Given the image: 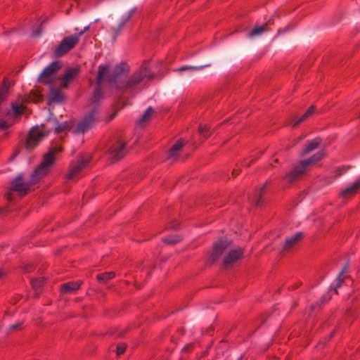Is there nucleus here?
Segmentation results:
<instances>
[{
	"mask_svg": "<svg viewBox=\"0 0 360 360\" xmlns=\"http://www.w3.org/2000/svg\"><path fill=\"white\" fill-rule=\"evenodd\" d=\"M359 191H360V180H356L352 185L342 190L340 195L342 198H347L355 195Z\"/></svg>",
	"mask_w": 360,
	"mask_h": 360,
	"instance_id": "obj_13",
	"label": "nucleus"
},
{
	"mask_svg": "<svg viewBox=\"0 0 360 360\" xmlns=\"http://www.w3.org/2000/svg\"><path fill=\"white\" fill-rule=\"evenodd\" d=\"M96 109L94 108L91 112L80 121L74 130L75 134H84L89 130L94 125L96 120Z\"/></svg>",
	"mask_w": 360,
	"mask_h": 360,
	"instance_id": "obj_8",
	"label": "nucleus"
},
{
	"mask_svg": "<svg viewBox=\"0 0 360 360\" xmlns=\"http://www.w3.org/2000/svg\"><path fill=\"white\" fill-rule=\"evenodd\" d=\"M328 300H330V297L328 295H324L322 297L321 301L323 302V300H325V302H327Z\"/></svg>",
	"mask_w": 360,
	"mask_h": 360,
	"instance_id": "obj_39",
	"label": "nucleus"
},
{
	"mask_svg": "<svg viewBox=\"0 0 360 360\" xmlns=\"http://www.w3.org/2000/svg\"><path fill=\"white\" fill-rule=\"evenodd\" d=\"M39 32H38V33H37L36 34H34L35 36L37 35H39Z\"/></svg>",
	"mask_w": 360,
	"mask_h": 360,
	"instance_id": "obj_45",
	"label": "nucleus"
},
{
	"mask_svg": "<svg viewBox=\"0 0 360 360\" xmlns=\"http://www.w3.org/2000/svg\"><path fill=\"white\" fill-rule=\"evenodd\" d=\"M50 101L53 103H60L64 101L65 95L60 89L53 86L50 88Z\"/></svg>",
	"mask_w": 360,
	"mask_h": 360,
	"instance_id": "obj_16",
	"label": "nucleus"
},
{
	"mask_svg": "<svg viewBox=\"0 0 360 360\" xmlns=\"http://www.w3.org/2000/svg\"><path fill=\"white\" fill-rule=\"evenodd\" d=\"M115 276V272L110 271V272H105L103 274H100L97 275V279L98 281L102 283H105L108 281L112 279Z\"/></svg>",
	"mask_w": 360,
	"mask_h": 360,
	"instance_id": "obj_21",
	"label": "nucleus"
},
{
	"mask_svg": "<svg viewBox=\"0 0 360 360\" xmlns=\"http://www.w3.org/2000/svg\"><path fill=\"white\" fill-rule=\"evenodd\" d=\"M126 347H127V346H126L125 343H123V342L119 343L117 346V355L122 354L124 352Z\"/></svg>",
	"mask_w": 360,
	"mask_h": 360,
	"instance_id": "obj_31",
	"label": "nucleus"
},
{
	"mask_svg": "<svg viewBox=\"0 0 360 360\" xmlns=\"http://www.w3.org/2000/svg\"><path fill=\"white\" fill-rule=\"evenodd\" d=\"M302 233L300 232L296 233L292 236L286 238L283 244V250H288L293 247L301 238Z\"/></svg>",
	"mask_w": 360,
	"mask_h": 360,
	"instance_id": "obj_17",
	"label": "nucleus"
},
{
	"mask_svg": "<svg viewBox=\"0 0 360 360\" xmlns=\"http://www.w3.org/2000/svg\"><path fill=\"white\" fill-rule=\"evenodd\" d=\"M344 272H345V269H343L340 273V274L338 275L336 281H337V284H336V286H335V290L336 292V293H338V291H337V288H340L341 286V283L343 281V274H344Z\"/></svg>",
	"mask_w": 360,
	"mask_h": 360,
	"instance_id": "obj_29",
	"label": "nucleus"
},
{
	"mask_svg": "<svg viewBox=\"0 0 360 360\" xmlns=\"http://www.w3.org/2000/svg\"><path fill=\"white\" fill-rule=\"evenodd\" d=\"M22 324V322H19V323L11 325L10 326V330L13 331V330H15L21 328Z\"/></svg>",
	"mask_w": 360,
	"mask_h": 360,
	"instance_id": "obj_34",
	"label": "nucleus"
},
{
	"mask_svg": "<svg viewBox=\"0 0 360 360\" xmlns=\"http://www.w3.org/2000/svg\"><path fill=\"white\" fill-rule=\"evenodd\" d=\"M44 283V278H34L31 280V285L34 288H39Z\"/></svg>",
	"mask_w": 360,
	"mask_h": 360,
	"instance_id": "obj_27",
	"label": "nucleus"
},
{
	"mask_svg": "<svg viewBox=\"0 0 360 360\" xmlns=\"http://www.w3.org/2000/svg\"><path fill=\"white\" fill-rule=\"evenodd\" d=\"M10 82L6 79H4L3 84L1 88H6V89H9Z\"/></svg>",
	"mask_w": 360,
	"mask_h": 360,
	"instance_id": "obj_36",
	"label": "nucleus"
},
{
	"mask_svg": "<svg viewBox=\"0 0 360 360\" xmlns=\"http://www.w3.org/2000/svg\"><path fill=\"white\" fill-rule=\"evenodd\" d=\"M136 8H131L129 12L124 14L120 21L117 27H112V31L113 32L114 37H116L117 35H119L122 30V28L124 27L126 23L129 20L131 17L134 15V13L136 11Z\"/></svg>",
	"mask_w": 360,
	"mask_h": 360,
	"instance_id": "obj_11",
	"label": "nucleus"
},
{
	"mask_svg": "<svg viewBox=\"0 0 360 360\" xmlns=\"http://www.w3.org/2000/svg\"><path fill=\"white\" fill-rule=\"evenodd\" d=\"M238 173H239V172H238V169H234V170L233 171V175L234 176H237V175L238 174Z\"/></svg>",
	"mask_w": 360,
	"mask_h": 360,
	"instance_id": "obj_40",
	"label": "nucleus"
},
{
	"mask_svg": "<svg viewBox=\"0 0 360 360\" xmlns=\"http://www.w3.org/2000/svg\"><path fill=\"white\" fill-rule=\"evenodd\" d=\"M153 112V109L151 107L148 108L147 110L143 114V115L139 120V123L140 124H143L144 122H147L151 117Z\"/></svg>",
	"mask_w": 360,
	"mask_h": 360,
	"instance_id": "obj_23",
	"label": "nucleus"
},
{
	"mask_svg": "<svg viewBox=\"0 0 360 360\" xmlns=\"http://www.w3.org/2000/svg\"><path fill=\"white\" fill-rule=\"evenodd\" d=\"M79 42L77 36L74 34L65 37L56 48L54 54L56 57L65 55Z\"/></svg>",
	"mask_w": 360,
	"mask_h": 360,
	"instance_id": "obj_6",
	"label": "nucleus"
},
{
	"mask_svg": "<svg viewBox=\"0 0 360 360\" xmlns=\"http://www.w3.org/2000/svg\"><path fill=\"white\" fill-rule=\"evenodd\" d=\"M264 188H265V185H264L262 188H260L259 191L257 193V198L256 202H255V205L257 206L259 205V204H260V198L262 197V192L264 190Z\"/></svg>",
	"mask_w": 360,
	"mask_h": 360,
	"instance_id": "obj_32",
	"label": "nucleus"
},
{
	"mask_svg": "<svg viewBox=\"0 0 360 360\" xmlns=\"http://www.w3.org/2000/svg\"><path fill=\"white\" fill-rule=\"evenodd\" d=\"M209 129L210 127L207 125L200 126L199 128V132L201 135L203 136L205 139H207L209 136V135L206 134V133L209 131Z\"/></svg>",
	"mask_w": 360,
	"mask_h": 360,
	"instance_id": "obj_30",
	"label": "nucleus"
},
{
	"mask_svg": "<svg viewBox=\"0 0 360 360\" xmlns=\"http://www.w3.org/2000/svg\"><path fill=\"white\" fill-rule=\"evenodd\" d=\"M266 25L255 27L248 34L249 37H254L262 34L266 30Z\"/></svg>",
	"mask_w": 360,
	"mask_h": 360,
	"instance_id": "obj_25",
	"label": "nucleus"
},
{
	"mask_svg": "<svg viewBox=\"0 0 360 360\" xmlns=\"http://www.w3.org/2000/svg\"><path fill=\"white\" fill-rule=\"evenodd\" d=\"M255 161V158H251V160L249 161L245 160L243 163V166L244 167H250L252 163H253Z\"/></svg>",
	"mask_w": 360,
	"mask_h": 360,
	"instance_id": "obj_35",
	"label": "nucleus"
},
{
	"mask_svg": "<svg viewBox=\"0 0 360 360\" xmlns=\"http://www.w3.org/2000/svg\"><path fill=\"white\" fill-rule=\"evenodd\" d=\"M62 151L61 146H55L44 154L41 163L36 168L30 176L29 182L22 180V176L18 175L12 182L11 188L4 194V197L8 201H13V192H17L20 195L22 196L27 193L30 186L38 182L41 178L47 174L53 164L55 157L54 155Z\"/></svg>",
	"mask_w": 360,
	"mask_h": 360,
	"instance_id": "obj_2",
	"label": "nucleus"
},
{
	"mask_svg": "<svg viewBox=\"0 0 360 360\" xmlns=\"http://www.w3.org/2000/svg\"><path fill=\"white\" fill-rule=\"evenodd\" d=\"M3 273L2 271L0 270V277L2 276Z\"/></svg>",
	"mask_w": 360,
	"mask_h": 360,
	"instance_id": "obj_44",
	"label": "nucleus"
},
{
	"mask_svg": "<svg viewBox=\"0 0 360 360\" xmlns=\"http://www.w3.org/2000/svg\"><path fill=\"white\" fill-rule=\"evenodd\" d=\"M91 156L85 154L80 156L77 161H72L70 165V171L67 175L69 181H77L82 176V172L89 165Z\"/></svg>",
	"mask_w": 360,
	"mask_h": 360,
	"instance_id": "obj_4",
	"label": "nucleus"
},
{
	"mask_svg": "<svg viewBox=\"0 0 360 360\" xmlns=\"http://www.w3.org/2000/svg\"><path fill=\"white\" fill-rule=\"evenodd\" d=\"M350 167L349 166H343L340 168H339V170L342 172H345L348 169H349Z\"/></svg>",
	"mask_w": 360,
	"mask_h": 360,
	"instance_id": "obj_38",
	"label": "nucleus"
},
{
	"mask_svg": "<svg viewBox=\"0 0 360 360\" xmlns=\"http://www.w3.org/2000/svg\"><path fill=\"white\" fill-rule=\"evenodd\" d=\"M129 70V66L124 62L117 64L111 72L109 65H99L97 75L98 86L90 99L91 105L96 106L102 100L103 94L100 86L103 82H107L111 88L118 93L129 94L134 96L147 88L150 82L155 77L147 63L128 75Z\"/></svg>",
	"mask_w": 360,
	"mask_h": 360,
	"instance_id": "obj_1",
	"label": "nucleus"
},
{
	"mask_svg": "<svg viewBox=\"0 0 360 360\" xmlns=\"http://www.w3.org/2000/svg\"><path fill=\"white\" fill-rule=\"evenodd\" d=\"M125 153V143L119 140L112 143L108 150V154L112 161L119 160Z\"/></svg>",
	"mask_w": 360,
	"mask_h": 360,
	"instance_id": "obj_9",
	"label": "nucleus"
},
{
	"mask_svg": "<svg viewBox=\"0 0 360 360\" xmlns=\"http://www.w3.org/2000/svg\"><path fill=\"white\" fill-rule=\"evenodd\" d=\"M25 107L23 103H13L12 110L15 115H18L25 112Z\"/></svg>",
	"mask_w": 360,
	"mask_h": 360,
	"instance_id": "obj_24",
	"label": "nucleus"
},
{
	"mask_svg": "<svg viewBox=\"0 0 360 360\" xmlns=\"http://www.w3.org/2000/svg\"><path fill=\"white\" fill-rule=\"evenodd\" d=\"M184 146V142L183 141H178L175 144L172 146V147L169 150L168 157L169 158H174Z\"/></svg>",
	"mask_w": 360,
	"mask_h": 360,
	"instance_id": "obj_19",
	"label": "nucleus"
},
{
	"mask_svg": "<svg viewBox=\"0 0 360 360\" xmlns=\"http://www.w3.org/2000/svg\"><path fill=\"white\" fill-rule=\"evenodd\" d=\"M316 305H315V304H312V305H311V309H312L313 310H314V309H316Z\"/></svg>",
	"mask_w": 360,
	"mask_h": 360,
	"instance_id": "obj_42",
	"label": "nucleus"
},
{
	"mask_svg": "<svg viewBox=\"0 0 360 360\" xmlns=\"http://www.w3.org/2000/svg\"><path fill=\"white\" fill-rule=\"evenodd\" d=\"M80 281H72L64 283L61 285L60 290L63 293L70 294L77 290L81 286Z\"/></svg>",
	"mask_w": 360,
	"mask_h": 360,
	"instance_id": "obj_15",
	"label": "nucleus"
},
{
	"mask_svg": "<svg viewBox=\"0 0 360 360\" xmlns=\"http://www.w3.org/2000/svg\"><path fill=\"white\" fill-rule=\"evenodd\" d=\"M314 112H315V106L311 105L307 110V112L294 123L293 127H295V126L298 125L299 124H300L302 122H303L307 118H308L311 115H313L314 113Z\"/></svg>",
	"mask_w": 360,
	"mask_h": 360,
	"instance_id": "obj_20",
	"label": "nucleus"
},
{
	"mask_svg": "<svg viewBox=\"0 0 360 360\" xmlns=\"http://www.w3.org/2000/svg\"><path fill=\"white\" fill-rule=\"evenodd\" d=\"M208 66H210V65H202V66H191V67L184 66V67H181V68H179V70L184 71V70H188V69L194 70H202V68H204L205 67H208Z\"/></svg>",
	"mask_w": 360,
	"mask_h": 360,
	"instance_id": "obj_28",
	"label": "nucleus"
},
{
	"mask_svg": "<svg viewBox=\"0 0 360 360\" xmlns=\"http://www.w3.org/2000/svg\"><path fill=\"white\" fill-rule=\"evenodd\" d=\"M325 156L323 150L317 152L307 160H302L287 174L283 180L288 183H293L304 176L310 169V167L321 160Z\"/></svg>",
	"mask_w": 360,
	"mask_h": 360,
	"instance_id": "obj_3",
	"label": "nucleus"
},
{
	"mask_svg": "<svg viewBox=\"0 0 360 360\" xmlns=\"http://www.w3.org/2000/svg\"><path fill=\"white\" fill-rule=\"evenodd\" d=\"M181 240L180 236H169L163 238V241L167 244H175Z\"/></svg>",
	"mask_w": 360,
	"mask_h": 360,
	"instance_id": "obj_26",
	"label": "nucleus"
},
{
	"mask_svg": "<svg viewBox=\"0 0 360 360\" xmlns=\"http://www.w3.org/2000/svg\"><path fill=\"white\" fill-rule=\"evenodd\" d=\"M321 141V139L319 138L314 139L313 140H311L308 141L306 146L303 148V150L301 152L302 155H305L308 154L309 153L313 151L316 148H318V146L320 145Z\"/></svg>",
	"mask_w": 360,
	"mask_h": 360,
	"instance_id": "obj_18",
	"label": "nucleus"
},
{
	"mask_svg": "<svg viewBox=\"0 0 360 360\" xmlns=\"http://www.w3.org/2000/svg\"><path fill=\"white\" fill-rule=\"evenodd\" d=\"M191 345H189V346H188V347H191ZM187 349H188V347H185L183 349V350H186Z\"/></svg>",
	"mask_w": 360,
	"mask_h": 360,
	"instance_id": "obj_43",
	"label": "nucleus"
},
{
	"mask_svg": "<svg viewBox=\"0 0 360 360\" xmlns=\"http://www.w3.org/2000/svg\"><path fill=\"white\" fill-rule=\"evenodd\" d=\"M243 255V250L240 248L230 250L224 259V265L228 266L233 264L240 259Z\"/></svg>",
	"mask_w": 360,
	"mask_h": 360,
	"instance_id": "obj_12",
	"label": "nucleus"
},
{
	"mask_svg": "<svg viewBox=\"0 0 360 360\" xmlns=\"http://www.w3.org/2000/svg\"><path fill=\"white\" fill-rule=\"evenodd\" d=\"M48 131H45L44 127H33L29 132L26 141V148L32 150L47 134Z\"/></svg>",
	"mask_w": 360,
	"mask_h": 360,
	"instance_id": "obj_5",
	"label": "nucleus"
},
{
	"mask_svg": "<svg viewBox=\"0 0 360 360\" xmlns=\"http://www.w3.org/2000/svg\"><path fill=\"white\" fill-rule=\"evenodd\" d=\"M90 25H86L84 27L83 30L79 31L78 33L74 34L75 36H77L78 39L79 40L82 35H83L86 32H87L89 30Z\"/></svg>",
	"mask_w": 360,
	"mask_h": 360,
	"instance_id": "obj_33",
	"label": "nucleus"
},
{
	"mask_svg": "<svg viewBox=\"0 0 360 360\" xmlns=\"http://www.w3.org/2000/svg\"><path fill=\"white\" fill-rule=\"evenodd\" d=\"M77 68H70L65 72L60 83L61 88H66L68 84L78 75Z\"/></svg>",
	"mask_w": 360,
	"mask_h": 360,
	"instance_id": "obj_14",
	"label": "nucleus"
},
{
	"mask_svg": "<svg viewBox=\"0 0 360 360\" xmlns=\"http://www.w3.org/2000/svg\"><path fill=\"white\" fill-rule=\"evenodd\" d=\"M229 243L226 240H220L213 245V249L210 256V259L212 262L217 260L222 253L227 249Z\"/></svg>",
	"mask_w": 360,
	"mask_h": 360,
	"instance_id": "obj_10",
	"label": "nucleus"
},
{
	"mask_svg": "<svg viewBox=\"0 0 360 360\" xmlns=\"http://www.w3.org/2000/svg\"><path fill=\"white\" fill-rule=\"evenodd\" d=\"M71 128V125L70 123L65 122L63 123H59L57 124L55 131L56 134H60L62 132H65L67 131H69Z\"/></svg>",
	"mask_w": 360,
	"mask_h": 360,
	"instance_id": "obj_22",
	"label": "nucleus"
},
{
	"mask_svg": "<svg viewBox=\"0 0 360 360\" xmlns=\"http://www.w3.org/2000/svg\"><path fill=\"white\" fill-rule=\"evenodd\" d=\"M323 304V302H322V301H320V303H319H319H315V305H316H316H321V304Z\"/></svg>",
	"mask_w": 360,
	"mask_h": 360,
	"instance_id": "obj_41",
	"label": "nucleus"
},
{
	"mask_svg": "<svg viewBox=\"0 0 360 360\" xmlns=\"http://www.w3.org/2000/svg\"><path fill=\"white\" fill-rule=\"evenodd\" d=\"M61 65L58 61H54L50 63L44 68L40 74L39 79L44 84H51L54 77V74L60 68Z\"/></svg>",
	"mask_w": 360,
	"mask_h": 360,
	"instance_id": "obj_7",
	"label": "nucleus"
},
{
	"mask_svg": "<svg viewBox=\"0 0 360 360\" xmlns=\"http://www.w3.org/2000/svg\"><path fill=\"white\" fill-rule=\"evenodd\" d=\"M9 127V124L6 121L0 122V128L3 129H6Z\"/></svg>",
	"mask_w": 360,
	"mask_h": 360,
	"instance_id": "obj_37",
	"label": "nucleus"
}]
</instances>
